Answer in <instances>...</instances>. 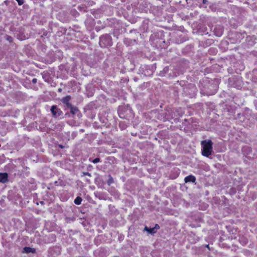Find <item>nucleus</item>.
I'll return each instance as SVG.
<instances>
[{"mask_svg":"<svg viewBox=\"0 0 257 257\" xmlns=\"http://www.w3.org/2000/svg\"><path fill=\"white\" fill-rule=\"evenodd\" d=\"M132 111V109L130 106H120L118 108V114L119 117L123 119H127L128 115Z\"/></svg>","mask_w":257,"mask_h":257,"instance_id":"2","label":"nucleus"},{"mask_svg":"<svg viewBox=\"0 0 257 257\" xmlns=\"http://www.w3.org/2000/svg\"><path fill=\"white\" fill-rule=\"evenodd\" d=\"M85 174L87 175L90 176V174L89 173H87Z\"/></svg>","mask_w":257,"mask_h":257,"instance_id":"22","label":"nucleus"},{"mask_svg":"<svg viewBox=\"0 0 257 257\" xmlns=\"http://www.w3.org/2000/svg\"><path fill=\"white\" fill-rule=\"evenodd\" d=\"M51 111L54 116H59L62 113V111L56 105L52 106L51 108Z\"/></svg>","mask_w":257,"mask_h":257,"instance_id":"4","label":"nucleus"},{"mask_svg":"<svg viewBox=\"0 0 257 257\" xmlns=\"http://www.w3.org/2000/svg\"><path fill=\"white\" fill-rule=\"evenodd\" d=\"M145 229L146 230H147V231L149 233H151V234L155 233L156 232V231L155 230V228H154V227L151 228H147V227H145Z\"/></svg>","mask_w":257,"mask_h":257,"instance_id":"11","label":"nucleus"},{"mask_svg":"<svg viewBox=\"0 0 257 257\" xmlns=\"http://www.w3.org/2000/svg\"><path fill=\"white\" fill-rule=\"evenodd\" d=\"M32 81L33 83H36L37 81V79L36 78H33Z\"/></svg>","mask_w":257,"mask_h":257,"instance_id":"20","label":"nucleus"},{"mask_svg":"<svg viewBox=\"0 0 257 257\" xmlns=\"http://www.w3.org/2000/svg\"><path fill=\"white\" fill-rule=\"evenodd\" d=\"M8 175L6 173H0V182L6 183L8 180Z\"/></svg>","mask_w":257,"mask_h":257,"instance_id":"7","label":"nucleus"},{"mask_svg":"<svg viewBox=\"0 0 257 257\" xmlns=\"http://www.w3.org/2000/svg\"><path fill=\"white\" fill-rule=\"evenodd\" d=\"M202 147V155L208 157L212 152V142L211 140H207L201 142Z\"/></svg>","mask_w":257,"mask_h":257,"instance_id":"1","label":"nucleus"},{"mask_svg":"<svg viewBox=\"0 0 257 257\" xmlns=\"http://www.w3.org/2000/svg\"><path fill=\"white\" fill-rule=\"evenodd\" d=\"M214 32L217 37H221L223 33V28L220 26H217L214 28Z\"/></svg>","mask_w":257,"mask_h":257,"instance_id":"5","label":"nucleus"},{"mask_svg":"<svg viewBox=\"0 0 257 257\" xmlns=\"http://www.w3.org/2000/svg\"><path fill=\"white\" fill-rule=\"evenodd\" d=\"M99 43L101 47L110 46L112 45L111 38L108 34L102 35L100 37Z\"/></svg>","mask_w":257,"mask_h":257,"instance_id":"3","label":"nucleus"},{"mask_svg":"<svg viewBox=\"0 0 257 257\" xmlns=\"http://www.w3.org/2000/svg\"><path fill=\"white\" fill-rule=\"evenodd\" d=\"M70 96L68 95L66 96L63 98H62L61 101L64 103L66 104L67 106H71V105L69 103L70 100Z\"/></svg>","mask_w":257,"mask_h":257,"instance_id":"8","label":"nucleus"},{"mask_svg":"<svg viewBox=\"0 0 257 257\" xmlns=\"http://www.w3.org/2000/svg\"><path fill=\"white\" fill-rule=\"evenodd\" d=\"M216 86H215V88L214 89L213 91L212 92H207V95H213L214 94H215L216 92Z\"/></svg>","mask_w":257,"mask_h":257,"instance_id":"17","label":"nucleus"},{"mask_svg":"<svg viewBox=\"0 0 257 257\" xmlns=\"http://www.w3.org/2000/svg\"><path fill=\"white\" fill-rule=\"evenodd\" d=\"M184 181L186 183L189 182L195 183L196 181V178L193 175H189L185 178Z\"/></svg>","mask_w":257,"mask_h":257,"instance_id":"6","label":"nucleus"},{"mask_svg":"<svg viewBox=\"0 0 257 257\" xmlns=\"http://www.w3.org/2000/svg\"><path fill=\"white\" fill-rule=\"evenodd\" d=\"M126 41H127V39H125V40H124V42L125 43Z\"/></svg>","mask_w":257,"mask_h":257,"instance_id":"24","label":"nucleus"},{"mask_svg":"<svg viewBox=\"0 0 257 257\" xmlns=\"http://www.w3.org/2000/svg\"><path fill=\"white\" fill-rule=\"evenodd\" d=\"M154 228H155V230L157 231L158 229H159L160 226L158 224H156Z\"/></svg>","mask_w":257,"mask_h":257,"instance_id":"19","label":"nucleus"},{"mask_svg":"<svg viewBox=\"0 0 257 257\" xmlns=\"http://www.w3.org/2000/svg\"><path fill=\"white\" fill-rule=\"evenodd\" d=\"M82 200L81 197L78 196L74 199V202L76 205H79L81 204Z\"/></svg>","mask_w":257,"mask_h":257,"instance_id":"10","label":"nucleus"},{"mask_svg":"<svg viewBox=\"0 0 257 257\" xmlns=\"http://www.w3.org/2000/svg\"><path fill=\"white\" fill-rule=\"evenodd\" d=\"M71 106V112L72 113L75 114L76 113V112H77L78 111L77 108H76V107H72V106Z\"/></svg>","mask_w":257,"mask_h":257,"instance_id":"15","label":"nucleus"},{"mask_svg":"<svg viewBox=\"0 0 257 257\" xmlns=\"http://www.w3.org/2000/svg\"><path fill=\"white\" fill-rule=\"evenodd\" d=\"M207 1L206 0H203V3L206 4Z\"/></svg>","mask_w":257,"mask_h":257,"instance_id":"21","label":"nucleus"},{"mask_svg":"<svg viewBox=\"0 0 257 257\" xmlns=\"http://www.w3.org/2000/svg\"><path fill=\"white\" fill-rule=\"evenodd\" d=\"M59 147H60L61 148H63V147L62 145H59Z\"/></svg>","mask_w":257,"mask_h":257,"instance_id":"23","label":"nucleus"},{"mask_svg":"<svg viewBox=\"0 0 257 257\" xmlns=\"http://www.w3.org/2000/svg\"><path fill=\"white\" fill-rule=\"evenodd\" d=\"M190 87L192 89V95L196 94L197 91V88L194 84H190Z\"/></svg>","mask_w":257,"mask_h":257,"instance_id":"12","label":"nucleus"},{"mask_svg":"<svg viewBox=\"0 0 257 257\" xmlns=\"http://www.w3.org/2000/svg\"><path fill=\"white\" fill-rule=\"evenodd\" d=\"M91 162L94 164L100 162V159L99 158H96Z\"/></svg>","mask_w":257,"mask_h":257,"instance_id":"16","label":"nucleus"},{"mask_svg":"<svg viewBox=\"0 0 257 257\" xmlns=\"http://www.w3.org/2000/svg\"><path fill=\"white\" fill-rule=\"evenodd\" d=\"M107 183L108 185H110L113 183V179L110 175H109L108 176V179L107 180Z\"/></svg>","mask_w":257,"mask_h":257,"instance_id":"14","label":"nucleus"},{"mask_svg":"<svg viewBox=\"0 0 257 257\" xmlns=\"http://www.w3.org/2000/svg\"><path fill=\"white\" fill-rule=\"evenodd\" d=\"M119 127L121 130H123L127 127L126 123L124 121H120L119 123Z\"/></svg>","mask_w":257,"mask_h":257,"instance_id":"9","label":"nucleus"},{"mask_svg":"<svg viewBox=\"0 0 257 257\" xmlns=\"http://www.w3.org/2000/svg\"><path fill=\"white\" fill-rule=\"evenodd\" d=\"M59 92H61V88L59 89Z\"/></svg>","mask_w":257,"mask_h":257,"instance_id":"25","label":"nucleus"},{"mask_svg":"<svg viewBox=\"0 0 257 257\" xmlns=\"http://www.w3.org/2000/svg\"><path fill=\"white\" fill-rule=\"evenodd\" d=\"M33 249L30 247H25L24 248V251L26 253L33 252Z\"/></svg>","mask_w":257,"mask_h":257,"instance_id":"13","label":"nucleus"},{"mask_svg":"<svg viewBox=\"0 0 257 257\" xmlns=\"http://www.w3.org/2000/svg\"><path fill=\"white\" fill-rule=\"evenodd\" d=\"M6 39L8 41H9L10 42H12L13 41V38L10 36H7Z\"/></svg>","mask_w":257,"mask_h":257,"instance_id":"18","label":"nucleus"}]
</instances>
